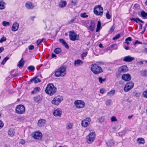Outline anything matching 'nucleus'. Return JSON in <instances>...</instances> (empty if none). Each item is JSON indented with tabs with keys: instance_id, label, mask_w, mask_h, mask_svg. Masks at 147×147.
Segmentation results:
<instances>
[{
	"instance_id": "58836bf2",
	"label": "nucleus",
	"mask_w": 147,
	"mask_h": 147,
	"mask_svg": "<svg viewBox=\"0 0 147 147\" xmlns=\"http://www.w3.org/2000/svg\"><path fill=\"white\" fill-rule=\"evenodd\" d=\"M98 120L99 122L102 123L104 121L105 119L103 117H102L98 118Z\"/></svg>"
},
{
	"instance_id": "7ed1b4c3",
	"label": "nucleus",
	"mask_w": 147,
	"mask_h": 147,
	"mask_svg": "<svg viewBox=\"0 0 147 147\" xmlns=\"http://www.w3.org/2000/svg\"><path fill=\"white\" fill-rule=\"evenodd\" d=\"M66 74V69L63 67H61L56 71L55 75L56 77L63 76Z\"/></svg>"
},
{
	"instance_id": "3c124183",
	"label": "nucleus",
	"mask_w": 147,
	"mask_h": 147,
	"mask_svg": "<svg viewBox=\"0 0 147 147\" xmlns=\"http://www.w3.org/2000/svg\"><path fill=\"white\" fill-rule=\"evenodd\" d=\"M138 21L141 22L142 23H144V22L143 21L140 20L138 18H136L135 22H136L138 23Z\"/></svg>"
},
{
	"instance_id": "69168bd1",
	"label": "nucleus",
	"mask_w": 147,
	"mask_h": 147,
	"mask_svg": "<svg viewBox=\"0 0 147 147\" xmlns=\"http://www.w3.org/2000/svg\"><path fill=\"white\" fill-rule=\"evenodd\" d=\"M63 45L67 49L69 48V46L66 42H65Z\"/></svg>"
},
{
	"instance_id": "9b49d317",
	"label": "nucleus",
	"mask_w": 147,
	"mask_h": 147,
	"mask_svg": "<svg viewBox=\"0 0 147 147\" xmlns=\"http://www.w3.org/2000/svg\"><path fill=\"white\" fill-rule=\"evenodd\" d=\"M70 39L72 41H75L78 40L79 39V36L74 31H70L69 34Z\"/></svg>"
},
{
	"instance_id": "e433bc0d",
	"label": "nucleus",
	"mask_w": 147,
	"mask_h": 147,
	"mask_svg": "<svg viewBox=\"0 0 147 147\" xmlns=\"http://www.w3.org/2000/svg\"><path fill=\"white\" fill-rule=\"evenodd\" d=\"M141 75L143 76H147V71L144 70L141 71Z\"/></svg>"
},
{
	"instance_id": "5701e85b",
	"label": "nucleus",
	"mask_w": 147,
	"mask_h": 147,
	"mask_svg": "<svg viewBox=\"0 0 147 147\" xmlns=\"http://www.w3.org/2000/svg\"><path fill=\"white\" fill-rule=\"evenodd\" d=\"M67 5V3L65 1L61 0L59 3V7L61 8L65 7Z\"/></svg>"
},
{
	"instance_id": "412c9836",
	"label": "nucleus",
	"mask_w": 147,
	"mask_h": 147,
	"mask_svg": "<svg viewBox=\"0 0 147 147\" xmlns=\"http://www.w3.org/2000/svg\"><path fill=\"white\" fill-rule=\"evenodd\" d=\"M83 62L79 59L75 61L74 62V65L75 66H80L82 65Z\"/></svg>"
},
{
	"instance_id": "0e129e2a",
	"label": "nucleus",
	"mask_w": 147,
	"mask_h": 147,
	"mask_svg": "<svg viewBox=\"0 0 147 147\" xmlns=\"http://www.w3.org/2000/svg\"><path fill=\"white\" fill-rule=\"evenodd\" d=\"M76 20V17H74L73 18H72L71 20L69 22L70 23H71L74 22Z\"/></svg>"
},
{
	"instance_id": "4d7b16f0",
	"label": "nucleus",
	"mask_w": 147,
	"mask_h": 147,
	"mask_svg": "<svg viewBox=\"0 0 147 147\" xmlns=\"http://www.w3.org/2000/svg\"><path fill=\"white\" fill-rule=\"evenodd\" d=\"M142 44V42L138 41V40H136V41L134 42V45L135 46L136 45V44Z\"/></svg>"
},
{
	"instance_id": "de8ad7c7",
	"label": "nucleus",
	"mask_w": 147,
	"mask_h": 147,
	"mask_svg": "<svg viewBox=\"0 0 147 147\" xmlns=\"http://www.w3.org/2000/svg\"><path fill=\"white\" fill-rule=\"evenodd\" d=\"M6 40V37L3 36L0 40V43H2L3 42L5 41Z\"/></svg>"
},
{
	"instance_id": "a878e982",
	"label": "nucleus",
	"mask_w": 147,
	"mask_h": 147,
	"mask_svg": "<svg viewBox=\"0 0 147 147\" xmlns=\"http://www.w3.org/2000/svg\"><path fill=\"white\" fill-rule=\"evenodd\" d=\"M137 141L139 144H143L144 143V140L142 138H140L137 139Z\"/></svg>"
},
{
	"instance_id": "0eeeda50",
	"label": "nucleus",
	"mask_w": 147,
	"mask_h": 147,
	"mask_svg": "<svg viewBox=\"0 0 147 147\" xmlns=\"http://www.w3.org/2000/svg\"><path fill=\"white\" fill-rule=\"evenodd\" d=\"M95 136L94 132H92L89 134L87 138V142L88 144H91L94 141L95 139Z\"/></svg>"
},
{
	"instance_id": "5fc2aeb1",
	"label": "nucleus",
	"mask_w": 147,
	"mask_h": 147,
	"mask_svg": "<svg viewBox=\"0 0 147 147\" xmlns=\"http://www.w3.org/2000/svg\"><path fill=\"white\" fill-rule=\"evenodd\" d=\"M115 29V27L114 26H112L110 30V32L111 33H112L114 31V29Z\"/></svg>"
},
{
	"instance_id": "c03bdc74",
	"label": "nucleus",
	"mask_w": 147,
	"mask_h": 147,
	"mask_svg": "<svg viewBox=\"0 0 147 147\" xmlns=\"http://www.w3.org/2000/svg\"><path fill=\"white\" fill-rule=\"evenodd\" d=\"M9 24L10 23L9 22L4 21L3 22V25L4 26H9Z\"/></svg>"
},
{
	"instance_id": "864d4df0",
	"label": "nucleus",
	"mask_w": 147,
	"mask_h": 147,
	"mask_svg": "<svg viewBox=\"0 0 147 147\" xmlns=\"http://www.w3.org/2000/svg\"><path fill=\"white\" fill-rule=\"evenodd\" d=\"M121 73L120 72H119V70H118V71L116 73V76L117 78H118L121 75Z\"/></svg>"
},
{
	"instance_id": "49530a36",
	"label": "nucleus",
	"mask_w": 147,
	"mask_h": 147,
	"mask_svg": "<svg viewBox=\"0 0 147 147\" xmlns=\"http://www.w3.org/2000/svg\"><path fill=\"white\" fill-rule=\"evenodd\" d=\"M111 119L112 122L116 121H117V119L116 117L114 116H112L111 117Z\"/></svg>"
},
{
	"instance_id": "bb28decb",
	"label": "nucleus",
	"mask_w": 147,
	"mask_h": 147,
	"mask_svg": "<svg viewBox=\"0 0 147 147\" xmlns=\"http://www.w3.org/2000/svg\"><path fill=\"white\" fill-rule=\"evenodd\" d=\"M101 24L100 22V21H98V22L97 25V28L96 30V32H98L100 29L101 28Z\"/></svg>"
},
{
	"instance_id": "20e7f679",
	"label": "nucleus",
	"mask_w": 147,
	"mask_h": 147,
	"mask_svg": "<svg viewBox=\"0 0 147 147\" xmlns=\"http://www.w3.org/2000/svg\"><path fill=\"white\" fill-rule=\"evenodd\" d=\"M103 8L100 5H98L94 8V13L97 16H101L103 13Z\"/></svg>"
},
{
	"instance_id": "f257e3e1",
	"label": "nucleus",
	"mask_w": 147,
	"mask_h": 147,
	"mask_svg": "<svg viewBox=\"0 0 147 147\" xmlns=\"http://www.w3.org/2000/svg\"><path fill=\"white\" fill-rule=\"evenodd\" d=\"M56 91V88L52 83H49L47 85L45 90L46 93L51 96L54 94Z\"/></svg>"
},
{
	"instance_id": "4c0bfd02",
	"label": "nucleus",
	"mask_w": 147,
	"mask_h": 147,
	"mask_svg": "<svg viewBox=\"0 0 147 147\" xmlns=\"http://www.w3.org/2000/svg\"><path fill=\"white\" fill-rule=\"evenodd\" d=\"M34 67L32 65H30L28 67V69L30 71H34L35 69Z\"/></svg>"
},
{
	"instance_id": "8fccbe9b",
	"label": "nucleus",
	"mask_w": 147,
	"mask_h": 147,
	"mask_svg": "<svg viewBox=\"0 0 147 147\" xmlns=\"http://www.w3.org/2000/svg\"><path fill=\"white\" fill-rule=\"evenodd\" d=\"M106 17L108 19H109L111 18V16L109 14V11H107L106 13Z\"/></svg>"
},
{
	"instance_id": "a18cd8bd",
	"label": "nucleus",
	"mask_w": 147,
	"mask_h": 147,
	"mask_svg": "<svg viewBox=\"0 0 147 147\" xmlns=\"http://www.w3.org/2000/svg\"><path fill=\"white\" fill-rule=\"evenodd\" d=\"M142 96L144 98H147V90L143 92Z\"/></svg>"
},
{
	"instance_id": "680f3d73",
	"label": "nucleus",
	"mask_w": 147,
	"mask_h": 147,
	"mask_svg": "<svg viewBox=\"0 0 147 147\" xmlns=\"http://www.w3.org/2000/svg\"><path fill=\"white\" fill-rule=\"evenodd\" d=\"M34 100L36 102H38L39 101V97L38 96L35 97L34 98Z\"/></svg>"
},
{
	"instance_id": "72a5a7b5",
	"label": "nucleus",
	"mask_w": 147,
	"mask_h": 147,
	"mask_svg": "<svg viewBox=\"0 0 147 147\" xmlns=\"http://www.w3.org/2000/svg\"><path fill=\"white\" fill-rule=\"evenodd\" d=\"M112 101L111 99H107L105 102V104L107 106H109L112 104Z\"/></svg>"
},
{
	"instance_id": "6ab92c4d",
	"label": "nucleus",
	"mask_w": 147,
	"mask_h": 147,
	"mask_svg": "<svg viewBox=\"0 0 147 147\" xmlns=\"http://www.w3.org/2000/svg\"><path fill=\"white\" fill-rule=\"evenodd\" d=\"M118 70L121 73H124L127 71L128 69L127 66L125 65H124L120 67L119 68Z\"/></svg>"
},
{
	"instance_id": "423d86ee",
	"label": "nucleus",
	"mask_w": 147,
	"mask_h": 147,
	"mask_svg": "<svg viewBox=\"0 0 147 147\" xmlns=\"http://www.w3.org/2000/svg\"><path fill=\"white\" fill-rule=\"evenodd\" d=\"M16 113L18 114H22L24 113L25 111V108L24 106L22 105H19L16 108Z\"/></svg>"
},
{
	"instance_id": "cd10ccee",
	"label": "nucleus",
	"mask_w": 147,
	"mask_h": 147,
	"mask_svg": "<svg viewBox=\"0 0 147 147\" xmlns=\"http://www.w3.org/2000/svg\"><path fill=\"white\" fill-rule=\"evenodd\" d=\"M115 92V90H112L107 93V95L111 96L114 94Z\"/></svg>"
},
{
	"instance_id": "b1692460",
	"label": "nucleus",
	"mask_w": 147,
	"mask_h": 147,
	"mask_svg": "<svg viewBox=\"0 0 147 147\" xmlns=\"http://www.w3.org/2000/svg\"><path fill=\"white\" fill-rule=\"evenodd\" d=\"M30 81L31 82H34V83L35 84H36L38 82H41V80L39 78H38L37 77H36L30 80Z\"/></svg>"
},
{
	"instance_id": "6e6d98bb",
	"label": "nucleus",
	"mask_w": 147,
	"mask_h": 147,
	"mask_svg": "<svg viewBox=\"0 0 147 147\" xmlns=\"http://www.w3.org/2000/svg\"><path fill=\"white\" fill-rule=\"evenodd\" d=\"M105 88H103L100 89V92L101 93L103 94L105 92Z\"/></svg>"
},
{
	"instance_id": "f8f14e48",
	"label": "nucleus",
	"mask_w": 147,
	"mask_h": 147,
	"mask_svg": "<svg viewBox=\"0 0 147 147\" xmlns=\"http://www.w3.org/2000/svg\"><path fill=\"white\" fill-rule=\"evenodd\" d=\"M32 135V136L35 139L40 140L41 139L42 134L39 131L33 133Z\"/></svg>"
},
{
	"instance_id": "774afa93",
	"label": "nucleus",
	"mask_w": 147,
	"mask_h": 147,
	"mask_svg": "<svg viewBox=\"0 0 147 147\" xmlns=\"http://www.w3.org/2000/svg\"><path fill=\"white\" fill-rule=\"evenodd\" d=\"M25 143V141L23 140H22L20 142V143L22 144H24Z\"/></svg>"
},
{
	"instance_id": "393cba45",
	"label": "nucleus",
	"mask_w": 147,
	"mask_h": 147,
	"mask_svg": "<svg viewBox=\"0 0 147 147\" xmlns=\"http://www.w3.org/2000/svg\"><path fill=\"white\" fill-rule=\"evenodd\" d=\"M24 61L23 58H22L19 62L18 66L19 67H23L24 65Z\"/></svg>"
},
{
	"instance_id": "aec40b11",
	"label": "nucleus",
	"mask_w": 147,
	"mask_h": 147,
	"mask_svg": "<svg viewBox=\"0 0 147 147\" xmlns=\"http://www.w3.org/2000/svg\"><path fill=\"white\" fill-rule=\"evenodd\" d=\"M25 5L26 7L28 9H32L34 8V6L32 3L30 1L26 2Z\"/></svg>"
},
{
	"instance_id": "603ef678",
	"label": "nucleus",
	"mask_w": 147,
	"mask_h": 147,
	"mask_svg": "<svg viewBox=\"0 0 147 147\" xmlns=\"http://www.w3.org/2000/svg\"><path fill=\"white\" fill-rule=\"evenodd\" d=\"M144 52L147 53V44H145L144 45Z\"/></svg>"
},
{
	"instance_id": "dca6fc26",
	"label": "nucleus",
	"mask_w": 147,
	"mask_h": 147,
	"mask_svg": "<svg viewBox=\"0 0 147 147\" xmlns=\"http://www.w3.org/2000/svg\"><path fill=\"white\" fill-rule=\"evenodd\" d=\"M122 79L125 81H128L131 79V76L129 74H124L122 75Z\"/></svg>"
},
{
	"instance_id": "c756f323",
	"label": "nucleus",
	"mask_w": 147,
	"mask_h": 147,
	"mask_svg": "<svg viewBox=\"0 0 147 147\" xmlns=\"http://www.w3.org/2000/svg\"><path fill=\"white\" fill-rule=\"evenodd\" d=\"M5 3L3 1L1 0L0 1V9H3L5 8Z\"/></svg>"
},
{
	"instance_id": "9d476101",
	"label": "nucleus",
	"mask_w": 147,
	"mask_h": 147,
	"mask_svg": "<svg viewBox=\"0 0 147 147\" xmlns=\"http://www.w3.org/2000/svg\"><path fill=\"white\" fill-rule=\"evenodd\" d=\"M91 121V119L90 117H87L82 121L81 125L83 127H86L89 125Z\"/></svg>"
},
{
	"instance_id": "052dcab7",
	"label": "nucleus",
	"mask_w": 147,
	"mask_h": 147,
	"mask_svg": "<svg viewBox=\"0 0 147 147\" xmlns=\"http://www.w3.org/2000/svg\"><path fill=\"white\" fill-rule=\"evenodd\" d=\"M87 52H85L83 53L82 55H81V57H82L83 59V58L84 57H85L87 55Z\"/></svg>"
},
{
	"instance_id": "bf43d9fd",
	"label": "nucleus",
	"mask_w": 147,
	"mask_h": 147,
	"mask_svg": "<svg viewBox=\"0 0 147 147\" xmlns=\"http://www.w3.org/2000/svg\"><path fill=\"white\" fill-rule=\"evenodd\" d=\"M71 5H76L77 4V2L76 1H71Z\"/></svg>"
},
{
	"instance_id": "7c9ffc66",
	"label": "nucleus",
	"mask_w": 147,
	"mask_h": 147,
	"mask_svg": "<svg viewBox=\"0 0 147 147\" xmlns=\"http://www.w3.org/2000/svg\"><path fill=\"white\" fill-rule=\"evenodd\" d=\"M108 146L110 147L114 146V142L113 140H111L107 143Z\"/></svg>"
},
{
	"instance_id": "ea45409f",
	"label": "nucleus",
	"mask_w": 147,
	"mask_h": 147,
	"mask_svg": "<svg viewBox=\"0 0 147 147\" xmlns=\"http://www.w3.org/2000/svg\"><path fill=\"white\" fill-rule=\"evenodd\" d=\"M120 34H118L113 38V40H116L119 39L120 38Z\"/></svg>"
},
{
	"instance_id": "a19ab883",
	"label": "nucleus",
	"mask_w": 147,
	"mask_h": 147,
	"mask_svg": "<svg viewBox=\"0 0 147 147\" xmlns=\"http://www.w3.org/2000/svg\"><path fill=\"white\" fill-rule=\"evenodd\" d=\"M98 80L99 82L101 83L102 84L103 82H105L106 80V79L105 78L102 79V77H99L98 78Z\"/></svg>"
},
{
	"instance_id": "f03ea898",
	"label": "nucleus",
	"mask_w": 147,
	"mask_h": 147,
	"mask_svg": "<svg viewBox=\"0 0 147 147\" xmlns=\"http://www.w3.org/2000/svg\"><path fill=\"white\" fill-rule=\"evenodd\" d=\"M91 70L95 74H98L102 71V68L96 63L91 65Z\"/></svg>"
},
{
	"instance_id": "c9c22d12",
	"label": "nucleus",
	"mask_w": 147,
	"mask_h": 147,
	"mask_svg": "<svg viewBox=\"0 0 147 147\" xmlns=\"http://www.w3.org/2000/svg\"><path fill=\"white\" fill-rule=\"evenodd\" d=\"M61 52V49L60 48H58L55 49L54 50V52L57 54H59Z\"/></svg>"
},
{
	"instance_id": "ddd939ff",
	"label": "nucleus",
	"mask_w": 147,
	"mask_h": 147,
	"mask_svg": "<svg viewBox=\"0 0 147 147\" xmlns=\"http://www.w3.org/2000/svg\"><path fill=\"white\" fill-rule=\"evenodd\" d=\"M96 24L94 21H92L89 26H87L88 29L91 32H93L95 26Z\"/></svg>"
},
{
	"instance_id": "4468645a",
	"label": "nucleus",
	"mask_w": 147,
	"mask_h": 147,
	"mask_svg": "<svg viewBox=\"0 0 147 147\" xmlns=\"http://www.w3.org/2000/svg\"><path fill=\"white\" fill-rule=\"evenodd\" d=\"M134 57H131V56L129 55L125 57L123 59V61L124 62H129L134 60Z\"/></svg>"
},
{
	"instance_id": "39448f33",
	"label": "nucleus",
	"mask_w": 147,
	"mask_h": 147,
	"mask_svg": "<svg viewBox=\"0 0 147 147\" xmlns=\"http://www.w3.org/2000/svg\"><path fill=\"white\" fill-rule=\"evenodd\" d=\"M63 100V97L60 96H57L55 97L52 101V104L55 105H58Z\"/></svg>"
},
{
	"instance_id": "473e14b6",
	"label": "nucleus",
	"mask_w": 147,
	"mask_h": 147,
	"mask_svg": "<svg viewBox=\"0 0 147 147\" xmlns=\"http://www.w3.org/2000/svg\"><path fill=\"white\" fill-rule=\"evenodd\" d=\"M141 16L145 18H147V13L145 12L144 11H142L141 12Z\"/></svg>"
},
{
	"instance_id": "c85d7f7f",
	"label": "nucleus",
	"mask_w": 147,
	"mask_h": 147,
	"mask_svg": "<svg viewBox=\"0 0 147 147\" xmlns=\"http://www.w3.org/2000/svg\"><path fill=\"white\" fill-rule=\"evenodd\" d=\"M40 89L39 87H37L35 88L33 91H32L31 93L32 94L37 93L39 92Z\"/></svg>"
},
{
	"instance_id": "f704fd0d",
	"label": "nucleus",
	"mask_w": 147,
	"mask_h": 147,
	"mask_svg": "<svg viewBox=\"0 0 147 147\" xmlns=\"http://www.w3.org/2000/svg\"><path fill=\"white\" fill-rule=\"evenodd\" d=\"M132 40V39L131 37H128L125 40V43L127 44L128 45L129 44V41H131Z\"/></svg>"
},
{
	"instance_id": "1a4fd4ad",
	"label": "nucleus",
	"mask_w": 147,
	"mask_h": 147,
	"mask_svg": "<svg viewBox=\"0 0 147 147\" xmlns=\"http://www.w3.org/2000/svg\"><path fill=\"white\" fill-rule=\"evenodd\" d=\"M134 83L132 82L127 83L124 88V90L125 92H127L132 89L134 86Z\"/></svg>"
},
{
	"instance_id": "37998d69",
	"label": "nucleus",
	"mask_w": 147,
	"mask_h": 147,
	"mask_svg": "<svg viewBox=\"0 0 147 147\" xmlns=\"http://www.w3.org/2000/svg\"><path fill=\"white\" fill-rule=\"evenodd\" d=\"M9 59V57H5L2 62L1 63V64L3 65L5 63L6 61Z\"/></svg>"
},
{
	"instance_id": "13d9d810",
	"label": "nucleus",
	"mask_w": 147,
	"mask_h": 147,
	"mask_svg": "<svg viewBox=\"0 0 147 147\" xmlns=\"http://www.w3.org/2000/svg\"><path fill=\"white\" fill-rule=\"evenodd\" d=\"M34 49V47L32 45H30L28 47V49L29 50H31Z\"/></svg>"
},
{
	"instance_id": "2eb2a0df",
	"label": "nucleus",
	"mask_w": 147,
	"mask_h": 147,
	"mask_svg": "<svg viewBox=\"0 0 147 147\" xmlns=\"http://www.w3.org/2000/svg\"><path fill=\"white\" fill-rule=\"evenodd\" d=\"M62 114L61 109H57L55 110L53 112V115L55 117H61Z\"/></svg>"
},
{
	"instance_id": "6e6552de",
	"label": "nucleus",
	"mask_w": 147,
	"mask_h": 147,
	"mask_svg": "<svg viewBox=\"0 0 147 147\" xmlns=\"http://www.w3.org/2000/svg\"><path fill=\"white\" fill-rule=\"evenodd\" d=\"M74 104L76 107L79 108H83L85 105V102L82 100H76L75 101Z\"/></svg>"
},
{
	"instance_id": "f3484780",
	"label": "nucleus",
	"mask_w": 147,
	"mask_h": 147,
	"mask_svg": "<svg viewBox=\"0 0 147 147\" xmlns=\"http://www.w3.org/2000/svg\"><path fill=\"white\" fill-rule=\"evenodd\" d=\"M46 123V121L44 119H40L38 120L37 123L38 126L39 127L44 126Z\"/></svg>"
},
{
	"instance_id": "09e8293b",
	"label": "nucleus",
	"mask_w": 147,
	"mask_h": 147,
	"mask_svg": "<svg viewBox=\"0 0 147 147\" xmlns=\"http://www.w3.org/2000/svg\"><path fill=\"white\" fill-rule=\"evenodd\" d=\"M80 16L83 18H87L88 17V16L86 15V13H81L80 15Z\"/></svg>"
},
{
	"instance_id": "79ce46f5",
	"label": "nucleus",
	"mask_w": 147,
	"mask_h": 147,
	"mask_svg": "<svg viewBox=\"0 0 147 147\" xmlns=\"http://www.w3.org/2000/svg\"><path fill=\"white\" fill-rule=\"evenodd\" d=\"M44 38L42 39H38L36 41V44L38 46L39 44L41 43L44 40Z\"/></svg>"
},
{
	"instance_id": "e2e57ef3",
	"label": "nucleus",
	"mask_w": 147,
	"mask_h": 147,
	"mask_svg": "<svg viewBox=\"0 0 147 147\" xmlns=\"http://www.w3.org/2000/svg\"><path fill=\"white\" fill-rule=\"evenodd\" d=\"M4 125V124L2 121L0 120V129L2 128Z\"/></svg>"
},
{
	"instance_id": "338daca9",
	"label": "nucleus",
	"mask_w": 147,
	"mask_h": 147,
	"mask_svg": "<svg viewBox=\"0 0 147 147\" xmlns=\"http://www.w3.org/2000/svg\"><path fill=\"white\" fill-rule=\"evenodd\" d=\"M59 41L63 45L65 42L63 39H60Z\"/></svg>"
},
{
	"instance_id": "2f4dec72",
	"label": "nucleus",
	"mask_w": 147,
	"mask_h": 147,
	"mask_svg": "<svg viewBox=\"0 0 147 147\" xmlns=\"http://www.w3.org/2000/svg\"><path fill=\"white\" fill-rule=\"evenodd\" d=\"M72 123H69L67 124L66 128L67 129H72Z\"/></svg>"
},
{
	"instance_id": "4be33fe9",
	"label": "nucleus",
	"mask_w": 147,
	"mask_h": 147,
	"mask_svg": "<svg viewBox=\"0 0 147 147\" xmlns=\"http://www.w3.org/2000/svg\"><path fill=\"white\" fill-rule=\"evenodd\" d=\"M8 135L10 137H13L15 134V131L13 129L10 128L8 131Z\"/></svg>"
},
{
	"instance_id": "a211bd4d",
	"label": "nucleus",
	"mask_w": 147,
	"mask_h": 147,
	"mask_svg": "<svg viewBox=\"0 0 147 147\" xmlns=\"http://www.w3.org/2000/svg\"><path fill=\"white\" fill-rule=\"evenodd\" d=\"M19 24L18 22H14L11 27V30L13 31H17L19 28Z\"/></svg>"
}]
</instances>
